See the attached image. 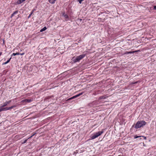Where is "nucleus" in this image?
<instances>
[{
  "instance_id": "a878e982",
  "label": "nucleus",
  "mask_w": 156,
  "mask_h": 156,
  "mask_svg": "<svg viewBox=\"0 0 156 156\" xmlns=\"http://www.w3.org/2000/svg\"><path fill=\"white\" fill-rule=\"evenodd\" d=\"M36 10L35 9H33L32 11L31 12H33L34 13V11H35Z\"/></svg>"
},
{
  "instance_id": "6ab92c4d",
  "label": "nucleus",
  "mask_w": 156,
  "mask_h": 156,
  "mask_svg": "<svg viewBox=\"0 0 156 156\" xmlns=\"http://www.w3.org/2000/svg\"><path fill=\"white\" fill-rule=\"evenodd\" d=\"M9 62H8V61H7L6 62H5L3 63H2V65H5V64H7Z\"/></svg>"
},
{
  "instance_id": "ddd939ff",
  "label": "nucleus",
  "mask_w": 156,
  "mask_h": 156,
  "mask_svg": "<svg viewBox=\"0 0 156 156\" xmlns=\"http://www.w3.org/2000/svg\"><path fill=\"white\" fill-rule=\"evenodd\" d=\"M47 29V28L46 27H44L42 29H41L40 30V32H42L45 30Z\"/></svg>"
},
{
  "instance_id": "393cba45",
  "label": "nucleus",
  "mask_w": 156,
  "mask_h": 156,
  "mask_svg": "<svg viewBox=\"0 0 156 156\" xmlns=\"http://www.w3.org/2000/svg\"><path fill=\"white\" fill-rule=\"evenodd\" d=\"M11 57L9 59H8L7 61H8V62H9L10 61V60H11Z\"/></svg>"
},
{
  "instance_id": "473e14b6",
  "label": "nucleus",
  "mask_w": 156,
  "mask_h": 156,
  "mask_svg": "<svg viewBox=\"0 0 156 156\" xmlns=\"http://www.w3.org/2000/svg\"><path fill=\"white\" fill-rule=\"evenodd\" d=\"M134 126V125H133V126H132V127H133Z\"/></svg>"
},
{
  "instance_id": "bb28decb",
  "label": "nucleus",
  "mask_w": 156,
  "mask_h": 156,
  "mask_svg": "<svg viewBox=\"0 0 156 156\" xmlns=\"http://www.w3.org/2000/svg\"><path fill=\"white\" fill-rule=\"evenodd\" d=\"M2 111V108H0V112Z\"/></svg>"
},
{
  "instance_id": "423d86ee",
  "label": "nucleus",
  "mask_w": 156,
  "mask_h": 156,
  "mask_svg": "<svg viewBox=\"0 0 156 156\" xmlns=\"http://www.w3.org/2000/svg\"><path fill=\"white\" fill-rule=\"evenodd\" d=\"M12 101L11 100L8 101H6L5 103H4L3 104V105L1 106V107H4L5 106H6L8 104H9L10 103H11Z\"/></svg>"
},
{
  "instance_id": "cd10ccee",
  "label": "nucleus",
  "mask_w": 156,
  "mask_h": 156,
  "mask_svg": "<svg viewBox=\"0 0 156 156\" xmlns=\"http://www.w3.org/2000/svg\"><path fill=\"white\" fill-rule=\"evenodd\" d=\"M143 137H144V139L146 140V137L144 136H142Z\"/></svg>"
},
{
  "instance_id": "1a4fd4ad",
  "label": "nucleus",
  "mask_w": 156,
  "mask_h": 156,
  "mask_svg": "<svg viewBox=\"0 0 156 156\" xmlns=\"http://www.w3.org/2000/svg\"><path fill=\"white\" fill-rule=\"evenodd\" d=\"M18 12V11L17 10L15 12H14L11 15V18H12L13 16L17 14Z\"/></svg>"
},
{
  "instance_id": "5701e85b",
  "label": "nucleus",
  "mask_w": 156,
  "mask_h": 156,
  "mask_svg": "<svg viewBox=\"0 0 156 156\" xmlns=\"http://www.w3.org/2000/svg\"><path fill=\"white\" fill-rule=\"evenodd\" d=\"M153 9H154L155 10H156V6L154 5L153 6Z\"/></svg>"
},
{
  "instance_id": "4be33fe9",
  "label": "nucleus",
  "mask_w": 156,
  "mask_h": 156,
  "mask_svg": "<svg viewBox=\"0 0 156 156\" xmlns=\"http://www.w3.org/2000/svg\"><path fill=\"white\" fill-rule=\"evenodd\" d=\"M36 133H34L30 137H29L28 138V139H29V138H31L32 137H33L34 136V135L36 134Z\"/></svg>"
},
{
  "instance_id": "2eb2a0df",
  "label": "nucleus",
  "mask_w": 156,
  "mask_h": 156,
  "mask_svg": "<svg viewBox=\"0 0 156 156\" xmlns=\"http://www.w3.org/2000/svg\"><path fill=\"white\" fill-rule=\"evenodd\" d=\"M105 97L104 96H101L100 97L99 99L100 100L102 99H105Z\"/></svg>"
},
{
  "instance_id": "f3484780",
  "label": "nucleus",
  "mask_w": 156,
  "mask_h": 156,
  "mask_svg": "<svg viewBox=\"0 0 156 156\" xmlns=\"http://www.w3.org/2000/svg\"><path fill=\"white\" fill-rule=\"evenodd\" d=\"M141 136H137V135H135V136H134V138L136 139V138H138L140 137Z\"/></svg>"
},
{
  "instance_id": "7c9ffc66",
  "label": "nucleus",
  "mask_w": 156,
  "mask_h": 156,
  "mask_svg": "<svg viewBox=\"0 0 156 156\" xmlns=\"http://www.w3.org/2000/svg\"><path fill=\"white\" fill-rule=\"evenodd\" d=\"M23 0V2H24L26 0Z\"/></svg>"
},
{
  "instance_id": "c85d7f7f",
  "label": "nucleus",
  "mask_w": 156,
  "mask_h": 156,
  "mask_svg": "<svg viewBox=\"0 0 156 156\" xmlns=\"http://www.w3.org/2000/svg\"><path fill=\"white\" fill-rule=\"evenodd\" d=\"M2 54V52H0V56H1Z\"/></svg>"
},
{
  "instance_id": "9b49d317",
  "label": "nucleus",
  "mask_w": 156,
  "mask_h": 156,
  "mask_svg": "<svg viewBox=\"0 0 156 156\" xmlns=\"http://www.w3.org/2000/svg\"><path fill=\"white\" fill-rule=\"evenodd\" d=\"M1 108H2V111H5L7 110H9V107H5V108L1 107Z\"/></svg>"
},
{
  "instance_id": "aec40b11",
  "label": "nucleus",
  "mask_w": 156,
  "mask_h": 156,
  "mask_svg": "<svg viewBox=\"0 0 156 156\" xmlns=\"http://www.w3.org/2000/svg\"><path fill=\"white\" fill-rule=\"evenodd\" d=\"M84 0H78V1L79 2V3L81 4L82 2Z\"/></svg>"
},
{
  "instance_id": "c756f323",
  "label": "nucleus",
  "mask_w": 156,
  "mask_h": 156,
  "mask_svg": "<svg viewBox=\"0 0 156 156\" xmlns=\"http://www.w3.org/2000/svg\"><path fill=\"white\" fill-rule=\"evenodd\" d=\"M137 83V82H135L134 83V84H136V83Z\"/></svg>"
},
{
  "instance_id": "dca6fc26",
  "label": "nucleus",
  "mask_w": 156,
  "mask_h": 156,
  "mask_svg": "<svg viewBox=\"0 0 156 156\" xmlns=\"http://www.w3.org/2000/svg\"><path fill=\"white\" fill-rule=\"evenodd\" d=\"M16 107V105H12V106L10 107H9V110L14 108H15Z\"/></svg>"
},
{
  "instance_id": "6e6552de",
  "label": "nucleus",
  "mask_w": 156,
  "mask_h": 156,
  "mask_svg": "<svg viewBox=\"0 0 156 156\" xmlns=\"http://www.w3.org/2000/svg\"><path fill=\"white\" fill-rule=\"evenodd\" d=\"M23 1L22 0H18L16 2V4H20L23 3Z\"/></svg>"
},
{
  "instance_id": "2f4dec72",
  "label": "nucleus",
  "mask_w": 156,
  "mask_h": 156,
  "mask_svg": "<svg viewBox=\"0 0 156 156\" xmlns=\"http://www.w3.org/2000/svg\"><path fill=\"white\" fill-rule=\"evenodd\" d=\"M22 51V50L21 49H20V51Z\"/></svg>"
},
{
  "instance_id": "a211bd4d",
  "label": "nucleus",
  "mask_w": 156,
  "mask_h": 156,
  "mask_svg": "<svg viewBox=\"0 0 156 156\" xmlns=\"http://www.w3.org/2000/svg\"><path fill=\"white\" fill-rule=\"evenodd\" d=\"M33 13V12H31L29 14V16H28V18H30Z\"/></svg>"
},
{
  "instance_id": "f257e3e1",
  "label": "nucleus",
  "mask_w": 156,
  "mask_h": 156,
  "mask_svg": "<svg viewBox=\"0 0 156 156\" xmlns=\"http://www.w3.org/2000/svg\"><path fill=\"white\" fill-rule=\"evenodd\" d=\"M146 122L144 121H138L135 124L134 127L136 129H137L142 127H143L144 126L146 125Z\"/></svg>"
},
{
  "instance_id": "7ed1b4c3",
  "label": "nucleus",
  "mask_w": 156,
  "mask_h": 156,
  "mask_svg": "<svg viewBox=\"0 0 156 156\" xmlns=\"http://www.w3.org/2000/svg\"><path fill=\"white\" fill-rule=\"evenodd\" d=\"M104 132L103 130L94 133L91 137V139H94L102 134Z\"/></svg>"
},
{
  "instance_id": "f03ea898",
  "label": "nucleus",
  "mask_w": 156,
  "mask_h": 156,
  "mask_svg": "<svg viewBox=\"0 0 156 156\" xmlns=\"http://www.w3.org/2000/svg\"><path fill=\"white\" fill-rule=\"evenodd\" d=\"M86 56V54H83L80 55L79 56H77L76 58H73V61L74 63H76L77 62H79L81 60L84 58Z\"/></svg>"
},
{
  "instance_id": "4468645a",
  "label": "nucleus",
  "mask_w": 156,
  "mask_h": 156,
  "mask_svg": "<svg viewBox=\"0 0 156 156\" xmlns=\"http://www.w3.org/2000/svg\"><path fill=\"white\" fill-rule=\"evenodd\" d=\"M20 55V53L19 52H17L16 53H13L11 55V56L12 57L13 55L15 56L16 55Z\"/></svg>"
},
{
  "instance_id": "b1692460",
  "label": "nucleus",
  "mask_w": 156,
  "mask_h": 156,
  "mask_svg": "<svg viewBox=\"0 0 156 156\" xmlns=\"http://www.w3.org/2000/svg\"><path fill=\"white\" fill-rule=\"evenodd\" d=\"M25 54V53H20V55H23Z\"/></svg>"
},
{
  "instance_id": "39448f33",
  "label": "nucleus",
  "mask_w": 156,
  "mask_h": 156,
  "mask_svg": "<svg viewBox=\"0 0 156 156\" xmlns=\"http://www.w3.org/2000/svg\"><path fill=\"white\" fill-rule=\"evenodd\" d=\"M83 92H82L81 93H80L79 94H78L76 95L73 96V97H71V98H69L67 100L68 101V100H71L77 97H79V96L82 95L83 94Z\"/></svg>"
},
{
  "instance_id": "412c9836",
  "label": "nucleus",
  "mask_w": 156,
  "mask_h": 156,
  "mask_svg": "<svg viewBox=\"0 0 156 156\" xmlns=\"http://www.w3.org/2000/svg\"><path fill=\"white\" fill-rule=\"evenodd\" d=\"M28 139H29L28 138V139H26V140H25L23 141V142L22 143V144H24L25 143L27 142V140H28Z\"/></svg>"
},
{
  "instance_id": "0eeeda50",
  "label": "nucleus",
  "mask_w": 156,
  "mask_h": 156,
  "mask_svg": "<svg viewBox=\"0 0 156 156\" xmlns=\"http://www.w3.org/2000/svg\"><path fill=\"white\" fill-rule=\"evenodd\" d=\"M138 51H140V50H136L134 51H126L125 52V54H131L133 53H134L135 52H138Z\"/></svg>"
},
{
  "instance_id": "20e7f679",
  "label": "nucleus",
  "mask_w": 156,
  "mask_h": 156,
  "mask_svg": "<svg viewBox=\"0 0 156 156\" xmlns=\"http://www.w3.org/2000/svg\"><path fill=\"white\" fill-rule=\"evenodd\" d=\"M62 16L64 17L65 19V20L66 21H68L69 20V17L64 12H62Z\"/></svg>"
},
{
  "instance_id": "9d476101",
  "label": "nucleus",
  "mask_w": 156,
  "mask_h": 156,
  "mask_svg": "<svg viewBox=\"0 0 156 156\" xmlns=\"http://www.w3.org/2000/svg\"><path fill=\"white\" fill-rule=\"evenodd\" d=\"M32 101V100L31 99H25V100H23V102H26L29 103V102H31Z\"/></svg>"
},
{
  "instance_id": "f8f14e48",
  "label": "nucleus",
  "mask_w": 156,
  "mask_h": 156,
  "mask_svg": "<svg viewBox=\"0 0 156 156\" xmlns=\"http://www.w3.org/2000/svg\"><path fill=\"white\" fill-rule=\"evenodd\" d=\"M56 0H48L49 2L51 4H53L55 3Z\"/></svg>"
}]
</instances>
